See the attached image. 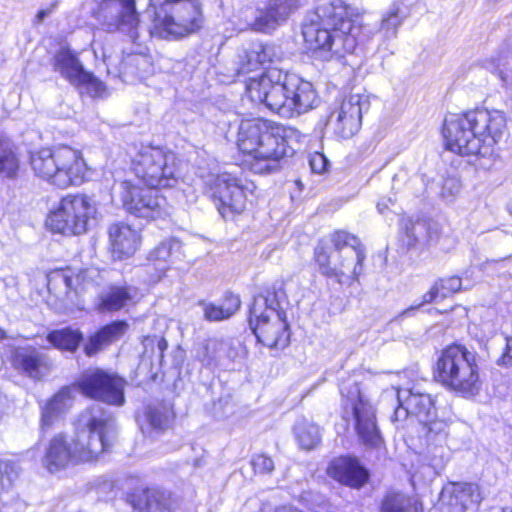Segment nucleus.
<instances>
[{
	"label": "nucleus",
	"mask_w": 512,
	"mask_h": 512,
	"mask_svg": "<svg viewBox=\"0 0 512 512\" xmlns=\"http://www.w3.org/2000/svg\"><path fill=\"white\" fill-rule=\"evenodd\" d=\"M403 18L404 17L400 15L398 6L391 7L382 19L381 31L388 38L394 37L398 27L402 24Z\"/></svg>",
	"instance_id": "41"
},
{
	"label": "nucleus",
	"mask_w": 512,
	"mask_h": 512,
	"mask_svg": "<svg viewBox=\"0 0 512 512\" xmlns=\"http://www.w3.org/2000/svg\"><path fill=\"white\" fill-rule=\"evenodd\" d=\"M209 187L214 203L224 218L241 213L245 209L248 196L256 190L252 181L230 172L212 176Z\"/></svg>",
	"instance_id": "13"
},
{
	"label": "nucleus",
	"mask_w": 512,
	"mask_h": 512,
	"mask_svg": "<svg viewBox=\"0 0 512 512\" xmlns=\"http://www.w3.org/2000/svg\"><path fill=\"white\" fill-rule=\"evenodd\" d=\"M172 418V410L164 403L148 405L144 412L145 421L154 429H165Z\"/></svg>",
	"instance_id": "38"
},
{
	"label": "nucleus",
	"mask_w": 512,
	"mask_h": 512,
	"mask_svg": "<svg viewBox=\"0 0 512 512\" xmlns=\"http://www.w3.org/2000/svg\"><path fill=\"white\" fill-rule=\"evenodd\" d=\"M319 242H327L331 247L330 253L332 254L343 252L346 248L350 247H362L354 235L345 231H336L328 238L322 239Z\"/></svg>",
	"instance_id": "40"
},
{
	"label": "nucleus",
	"mask_w": 512,
	"mask_h": 512,
	"mask_svg": "<svg viewBox=\"0 0 512 512\" xmlns=\"http://www.w3.org/2000/svg\"><path fill=\"white\" fill-rule=\"evenodd\" d=\"M462 288V281L459 277L453 276L437 281L431 289L424 294L423 301L417 306H411L403 312V314H409L415 309L419 308L424 303H430L433 301L441 300L451 296L458 292Z\"/></svg>",
	"instance_id": "31"
},
{
	"label": "nucleus",
	"mask_w": 512,
	"mask_h": 512,
	"mask_svg": "<svg viewBox=\"0 0 512 512\" xmlns=\"http://www.w3.org/2000/svg\"><path fill=\"white\" fill-rule=\"evenodd\" d=\"M6 338V332L0 327V340Z\"/></svg>",
	"instance_id": "54"
},
{
	"label": "nucleus",
	"mask_w": 512,
	"mask_h": 512,
	"mask_svg": "<svg viewBox=\"0 0 512 512\" xmlns=\"http://www.w3.org/2000/svg\"><path fill=\"white\" fill-rule=\"evenodd\" d=\"M297 6L298 0H270L265 15V25L271 28L278 21L285 20Z\"/></svg>",
	"instance_id": "37"
},
{
	"label": "nucleus",
	"mask_w": 512,
	"mask_h": 512,
	"mask_svg": "<svg viewBox=\"0 0 512 512\" xmlns=\"http://www.w3.org/2000/svg\"><path fill=\"white\" fill-rule=\"evenodd\" d=\"M499 364L512 366V336L506 338V346L501 358L498 360Z\"/></svg>",
	"instance_id": "49"
},
{
	"label": "nucleus",
	"mask_w": 512,
	"mask_h": 512,
	"mask_svg": "<svg viewBox=\"0 0 512 512\" xmlns=\"http://www.w3.org/2000/svg\"><path fill=\"white\" fill-rule=\"evenodd\" d=\"M47 339L59 350L74 352L83 340V335L79 330L66 328L49 333Z\"/></svg>",
	"instance_id": "35"
},
{
	"label": "nucleus",
	"mask_w": 512,
	"mask_h": 512,
	"mask_svg": "<svg viewBox=\"0 0 512 512\" xmlns=\"http://www.w3.org/2000/svg\"><path fill=\"white\" fill-rule=\"evenodd\" d=\"M179 249L176 241L163 242L150 253V260L154 262L155 268L164 274L172 262L173 252Z\"/></svg>",
	"instance_id": "39"
},
{
	"label": "nucleus",
	"mask_w": 512,
	"mask_h": 512,
	"mask_svg": "<svg viewBox=\"0 0 512 512\" xmlns=\"http://www.w3.org/2000/svg\"><path fill=\"white\" fill-rule=\"evenodd\" d=\"M128 324L125 321H115L91 336L84 347L85 353L92 356L121 338L127 331Z\"/></svg>",
	"instance_id": "29"
},
{
	"label": "nucleus",
	"mask_w": 512,
	"mask_h": 512,
	"mask_svg": "<svg viewBox=\"0 0 512 512\" xmlns=\"http://www.w3.org/2000/svg\"><path fill=\"white\" fill-rule=\"evenodd\" d=\"M279 59L280 54L275 45L252 42L239 50L236 74L249 73Z\"/></svg>",
	"instance_id": "21"
},
{
	"label": "nucleus",
	"mask_w": 512,
	"mask_h": 512,
	"mask_svg": "<svg viewBox=\"0 0 512 512\" xmlns=\"http://www.w3.org/2000/svg\"><path fill=\"white\" fill-rule=\"evenodd\" d=\"M109 244L112 257L123 260L132 257L140 247V233L123 222L109 227Z\"/></svg>",
	"instance_id": "22"
},
{
	"label": "nucleus",
	"mask_w": 512,
	"mask_h": 512,
	"mask_svg": "<svg viewBox=\"0 0 512 512\" xmlns=\"http://www.w3.org/2000/svg\"><path fill=\"white\" fill-rule=\"evenodd\" d=\"M11 362L14 368L34 379L41 378L50 369L48 357L33 347L16 348L12 352Z\"/></svg>",
	"instance_id": "23"
},
{
	"label": "nucleus",
	"mask_w": 512,
	"mask_h": 512,
	"mask_svg": "<svg viewBox=\"0 0 512 512\" xmlns=\"http://www.w3.org/2000/svg\"><path fill=\"white\" fill-rule=\"evenodd\" d=\"M401 227L405 229L407 235V245L412 246L416 241H418L421 233L425 229V224L423 222H412L411 220H403L401 223Z\"/></svg>",
	"instance_id": "44"
},
{
	"label": "nucleus",
	"mask_w": 512,
	"mask_h": 512,
	"mask_svg": "<svg viewBox=\"0 0 512 512\" xmlns=\"http://www.w3.org/2000/svg\"><path fill=\"white\" fill-rule=\"evenodd\" d=\"M222 350V342L218 340H209L205 344L203 351L199 353L198 357L204 365L208 366L211 365L219 357V354Z\"/></svg>",
	"instance_id": "43"
},
{
	"label": "nucleus",
	"mask_w": 512,
	"mask_h": 512,
	"mask_svg": "<svg viewBox=\"0 0 512 512\" xmlns=\"http://www.w3.org/2000/svg\"><path fill=\"white\" fill-rule=\"evenodd\" d=\"M507 209H508L509 213L512 215V199L509 201V203L507 205Z\"/></svg>",
	"instance_id": "55"
},
{
	"label": "nucleus",
	"mask_w": 512,
	"mask_h": 512,
	"mask_svg": "<svg viewBox=\"0 0 512 512\" xmlns=\"http://www.w3.org/2000/svg\"><path fill=\"white\" fill-rule=\"evenodd\" d=\"M435 378L449 390L463 397L479 393L481 382L476 355L462 345L446 347L435 366Z\"/></svg>",
	"instance_id": "9"
},
{
	"label": "nucleus",
	"mask_w": 512,
	"mask_h": 512,
	"mask_svg": "<svg viewBox=\"0 0 512 512\" xmlns=\"http://www.w3.org/2000/svg\"><path fill=\"white\" fill-rule=\"evenodd\" d=\"M352 17L351 9L341 0L323 1L303 23L302 35L307 47L324 59L352 53L360 31Z\"/></svg>",
	"instance_id": "3"
},
{
	"label": "nucleus",
	"mask_w": 512,
	"mask_h": 512,
	"mask_svg": "<svg viewBox=\"0 0 512 512\" xmlns=\"http://www.w3.org/2000/svg\"><path fill=\"white\" fill-rule=\"evenodd\" d=\"M118 194L123 208L135 217L151 221L169 215L166 198L154 188H142L124 180L118 184Z\"/></svg>",
	"instance_id": "15"
},
{
	"label": "nucleus",
	"mask_w": 512,
	"mask_h": 512,
	"mask_svg": "<svg viewBox=\"0 0 512 512\" xmlns=\"http://www.w3.org/2000/svg\"><path fill=\"white\" fill-rule=\"evenodd\" d=\"M132 169L151 188L171 187L177 182L175 155L159 147H141L132 158Z\"/></svg>",
	"instance_id": "12"
},
{
	"label": "nucleus",
	"mask_w": 512,
	"mask_h": 512,
	"mask_svg": "<svg viewBox=\"0 0 512 512\" xmlns=\"http://www.w3.org/2000/svg\"><path fill=\"white\" fill-rule=\"evenodd\" d=\"M330 477L353 488L361 487L368 479L367 471L349 457L334 459L327 469Z\"/></svg>",
	"instance_id": "24"
},
{
	"label": "nucleus",
	"mask_w": 512,
	"mask_h": 512,
	"mask_svg": "<svg viewBox=\"0 0 512 512\" xmlns=\"http://www.w3.org/2000/svg\"><path fill=\"white\" fill-rule=\"evenodd\" d=\"M89 10L109 28L128 34L133 41L137 39L139 18L134 0H92Z\"/></svg>",
	"instance_id": "17"
},
{
	"label": "nucleus",
	"mask_w": 512,
	"mask_h": 512,
	"mask_svg": "<svg viewBox=\"0 0 512 512\" xmlns=\"http://www.w3.org/2000/svg\"><path fill=\"white\" fill-rule=\"evenodd\" d=\"M30 166L36 177L62 189L81 185L88 172L82 153L69 146L32 152Z\"/></svg>",
	"instance_id": "7"
},
{
	"label": "nucleus",
	"mask_w": 512,
	"mask_h": 512,
	"mask_svg": "<svg viewBox=\"0 0 512 512\" xmlns=\"http://www.w3.org/2000/svg\"><path fill=\"white\" fill-rule=\"evenodd\" d=\"M113 432L111 417L101 405L95 404L80 414L75 439L70 441L66 435L58 434L50 440L42 464L49 472L56 473L92 462L110 448Z\"/></svg>",
	"instance_id": "1"
},
{
	"label": "nucleus",
	"mask_w": 512,
	"mask_h": 512,
	"mask_svg": "<svg viewBox=\"0 0 512 512\" xmlns=\"http://www.w3.org/2000/svg\"><path fill=\"white\" fill-rule=\"evenodd\" d=\"M475 487L467 483H449L440 494L443 504L454 507L459 512H465L470 505L475 503Z\"/></svg>",
	"instance_id": "27"
},
{
	"label": "nucleus",
	"mask_w": 512,
	"mask_h": 512,
	"mask_svg": "<svg viewBox=\"0 0 512 512\" xmlns=\"http://www.w3.org/2000/svg\"><path fill=\"white\" fill-rule=\"evenodd\" d=\"M97 212L93 199L85 194H67L49 212L46 226L54 233L81 235Z\"/></svg>",
	"instance_id": "11"
},
{
	"label": "nucleus",
	"mask_w": 512,
	"mask_h": 512,
	"mask_svg": "<svg viewBox=\"0 0 512 512\" xmlns=\"http://www.w3.org/2000/svg\"><path fill=\"white\" fill-rule=\"evenodd\" d=\"M300 134L293 127L263 119L243 120L239 126L237 146L244 166L259 175L277 172L284 158L292 155V140Z\"/></svg>",
	"instance_id": "2"
},
{
	"label": "nucleus",
	"mask_w": 512,
	"mask_h": 512,
	"mask_svg": "<svg viewBox=\"0 0 512 512\" xmlns=\"http://www.w3.org/2000/svg\"><path fill=\"white\" fill-rule=\"evenodd\" d=\"M19 159L17 158L11 142L0 137V175L7 178L17 176Z\"/></svg>",
	"instance_id": "36"
},
{
	"label": "nucleus",
	"mask_w": 512,
	"mask_h": 512,
	"mask_svg": "<svg viewBox=\"0 0 512 512\" xmlns=\"http://www.w3.org/2000/svg\"><path fill=\"white\" fill-rule=\"evenodd\" d=\"M18 474V467L11 461L0 460V492L11 487Z\"/></svg>",
	"instance_id": "42"
},
{
	"label": "nucleus",
	"mask_w": 512,
	"mask_h": 512,
	"mask_svg": "<svg viewBox=\"0 0 512 512\" xmlns=\"http://www.w3.org/2000/svg\"><path fill=\"white\" fill-rule=\"evenodd\" d=\"M86 85L93 96H102L105 91L104 84L89 73V79L81 81L80 85Z\"/></svg>",
	"instance_id": "47"
},
{
	"label": "nucleus",
	"mask_w": 512,
	"mask_h": 512,
	"mask_svg": "<svg viewBox=\"0 0 512 512\" xmlns=\"http://www.w3.org/2000/svg\"><path fill=\"white\" fill-rule=\"evenodd\" d=\"M294 433L299 445L303 449H313L321 440L319 427L305 418H301L296 422Z\"/></svg>",
	"instance_id": "34"
},
{
	"label": "nucleus",
	"mask_w": 512,
	"mask_h": 512,
	"mask_svg": "<svg viewBox=\"0 0 512 512\" xmlns=\"http://www.w3.org/2000/svg\"><path fill=\"white\" fill-rule=\"evenodd\" d=\"M390 204H392V200L390 198L380 200L377 203V210H378V212L380 214H384L385 210L388 209Z\"/></svg>",
	"instance_id": "51"
},
{
	"label": "nucleus",
	"mask_w": 512,
	"mask_h": 512,
	"mask_svg": "<svg viewBox=\"0 0 512 512\" xmlns=\"http://www.w3.org/2000/svg\"><path fill=\"white\" fill-rule=\"evenodd\" d=\"M94 270L55 269L47 274L48 303L56 308L77 305L78 296L91 284Z\"/></svg>",
	"instance_id": "14"
},
{
	"label": "nucleus",
	"mask_w": 512,
	"mask_h": 512,
	"mask_svg": "<svg viewBox=\"0 0 512 512\" xmlns=\"http://www.w3.org/2000/svg\"><path fill=\"white\" fill-rule=\"evenodd\" d=\"M284 302V291L273 288L254 297L250 307V327L257 340L268 348L283 349L289 344V325L282 308Z\"/></svg>",
	"instance_id": "8"
},
{
	"label": "nucleus",
	"mask_w": 512,
	"mask_h": 512,
	"mask_svg": "<svg viewBox=\"0 0 512 512\" xmlns=\"http://www.w3.org/2000/svg\"><path fill=\"white\" fill-rule=\"evenodd\" d=\"M124 387V379L99 369L87 371L79 381L86 396L117 406L124 403Z\"/></svg>",
	"instance_id": "20"
},
{
	"label": "nucleus",
	"mask_w": 512,
	"mask_h": 512,
	"mask_svg": "<svg viewBox=\"0 0 512 512\" xmlns=\"http://www.w3.org/2000/svg\"><path fill=\"white\" fill-rule=\"evenodd\" d=\"M461 190V184L456 179H447L444 182L443 188H442V196L444 198H452L455 195H457Z\"/></svg>",
	"instance_id": "48"
},
{
	"label": "nucleus",
	"mask_w": 512,
	"mask_h": 512,
	"mask_svg": "<svg viewBox=\"0 0 512 512\" xmlns=\"http://www.w3.org/2000/svg\"><path fill=\"white\" fill-rule=\"evenodd\" d=\"M366 94L353 93L346 96L339 107L331 112L328 125L334 133L344 139L356 134L361 126L362 113L369 109Z\"/></svg>",
	"instance_id": "19"
},
{
	"label": "nucleus",
	"mask_w": 512,
	"mask_h": 512,
	"mask_svg": "<svg viewBox=\"0 0 512 512\" xmlns=\"http://www.w3.org/2000/svg\"><path fill=\"white\" fill-rule=\"evenodd\" d=\"M55 70L74 85L89 79L77 57L68 49L60 50L55 56Z\"/></svg>",
	"instance_id": "30"
},
{
	"label": "nucleus",
	"mask_w": 512,
	"mask_h": 512,
	"mask_svg": "<svg viewBox=\"0 0 512 512\" xmlns=\"http://www.w3.org/2000/svg\"><path fill=\"white\" fill-rule=\"evenodd\" d=\"M138 291L132 286H110L99 297L100 311H117L134 302Z\"/></svg>",
	"instance_id": "28"
},
{
	"label": "nucleus",
	"mask_w": 512,
	"mask_h": 512,
	"mask_svg": "<svg viewBox=\"0 0 512 512\" xmlns=\"http://www.w3.org/2000/svg\"><path fill=\"white\" fill-rule=\"evenodd\" d=\"M505 127V117L501 112L476 109L447 117L442 134L446 148L454 153L490 157Z\"/></svg>",
	"instance_id": "5"
},
{
	"label": "nucleus",
	"mask_w": 512,
	"mask_h": 512,
	"mask_svg": "<svg viewBox=\"0 0 512 512\" xmlns=\"http://www.w3.org/2000/svg\"><path fill=\"white\" fill-rule=\"evenodd\" d=\"M51 13V9H48V10H40L38 11L37 15H36V18L38 21H42L45 17H47L49 14Z\"/></svg>",
	"instance_id": "52"
},
{
	"label": "nucleus",
	"mask_w": 512,
	"mask_h": 512,
	"mask_svg": "<svg viewBox=\"0 0 512 512\" xmlns=\"http://www.w3.org/2000/svg\"><path fill=\"white\" fill-rule=\"evenodd\" d=\"M381 512H422V506L412 497L392 492L383 499Z\"/></svg>",
	"instance_id": "33"
},
{
	"label": "nucleus",
	"mask_w": 512,
	"mask_h": 512,
	"mask_svg": "<svg viewBox=\"0 0 512 512\" xmlns=\"http://www.w3.org/2000/svg\"><path fill=\"white\" fill-rule=\"evenodd\" d=\"M128 502L139 512H172L170 496L155 488L131 493L128 496Z\"/></svg>",
	"instance_id": "26"
},
{
	"label": "nucleus",
	"mask_w": 512,
	"mask_h": 512,
	"mask_svg": "<svg viewBox=\"0 0 512 512\" xmlns=\"http://www.w3.org/2000/svg\"><path fill=\"white\" fill-rule=\"evenodd\" d=\"M251 464L257 473H271L274 470L273 460L264 454L255 455L251 460Z\"/></svg>",
	"instance_id": "45"
},
{
	"label": "nucleus",
	"mask_w": 512,
	"mask_h": 512,
	"mask_svg": "<svg viewBox=\"0 0 512 512\" xmlns=\"http://www.w3.org/2000/svg\"><path fill=\"white\" fill-rule=\"evenodd\" d=\"M275 512H302V511H300L299 509L293 508V507L282 506V507L276 509Z\"/></svg>",
	"instance_id": "53"
},
{
	"label": "nucleus",
	"mask_w": 512,
	"mask_h": 512,
	"mask_svg": "<svg viewBox=\"0 0 512 512\" xmlns=\"http://www.w3.org/2000/svg\"><path fill=\"white\" fill-rule=\"evenodd\" d=\"M246 91L251 101L287 119L304 114L318 104L312 83L278 68L250 78Z\"/></svg>",
	"instance_id": "4"
},
{
	"label": "nucleus",
	"mask_w": 512,
	"mask_h": 512,
	"mask_svg": "<svg viewBox=\"0 0 512 512\" xmlns=\"http://www.w3.org/2000/svg\"><path fill=\"white\" fill-rule=\"evenodd\" d=\"M502 512H512V510L506 508V509H503Z\"/></svg>",
	"instance_id": "56"
},
{
	"label": "nucleus",
	"mask_w": 512,
	"mask_h": 512,
	"mask_svg": "<svg viewBox=\"0 0 512 512\" xmlns=\"http://www.w3.org/2000/svg\"><path fill=\"white\" fill-rule=\"evenodd\" d=\"M155 341H157V347H158L160 353L162 354L166 350V348L168 346L167 341L164 338H157V337H149L148 336V337L144 338L143 344H144V346H147L148 344H152Z\"/></svg>",
	"instance_id": "50"
},
{
	"label": "nucleus",
	"mask_w": 512,
	"mask_h": 512,
	"mask_svg": "<svg viewBox=\"0 0 512 512\" xmlns=\"http://www.w3.org/2000/svg\"><path fill=\"white\" fill-rule=\"evenodd\" d=\"M241 304L237 295L228 293L219 305L203 303L204 317L208 321H221L231 317L239 309Z\"/></svg>",
	"instance_id": "32"
},
{
	"label": "nucleus",
	"mask_w": 512,
	"mask_h": 512,
	"mask_svg": "<svg viewBox=\"0 0 512 512\" xmlns=\"http://www.w3.org/2000/svg\"><path fill=\"white\" fill-rule=\"evenodd\" d=\"M154 17L150 34L160 38H179L197 31L202 25L198 0H150Z\"/></svg>",
	"instance_id": "10"
},
{
	"label": "nucleus",
	"mask_w": 512,
	"mask_h": 512,
	"mask_svg": "<svg viewBox=\"0 0 512 512\" xmlns=\"http://www.w3.org/2000/svg\"><path fill=\"white\" fill-rule=\"evenodd\" d=\"M330 250L327 242H319L315 248V260L321 274L335 278L339 283L344 277L357 280L363 271V247L346 248L337 254L330 253Z\"/></svg>",
	"instance_id": "16"
},
{
	"label": "nucleus",
	"mask_w": 512,
	"mask_h": 512,
	"mask_svg": "<svg viewBox=\"0 0 512 512\" xmlns=\"http://www.w3.org/2000/svg\"><path fill=\"white\" fill-rule=\"evenodd\" d=\"M381 401L391 403L394 409L391 420L397 427H403L404 421L416 418L423 426L428 441L445 439L446 423L437 419L435 402L430 394L418 387L391 388L383 392Z\"/></svg>",
	"instance_id": "6"
},
{
	"label": "nucleus",
	"mask_w": 512,
	"mask_h": 512,
	"mask_svg": "<svg viewBox=\"0 0 512 512\" xmlns=\"http://www.w3.org/2000/svg\"><path fill=\"white\" fill-rule=\"evenodd\" d=\"M76 389L64 387L59 390L42 408L41 427L49 429L60 422L62 417L73 407Z\"/></svg>",
	"instance_id": "25"
},
{
	"label": "nucleus",
	"mask_w": 512,
	"mask_h": 512,
	"mask_svg": "<svg viewBox=\"0 0 512 512\" xmlns=\"http://www.w3.org/2000/svg\"><path fill=\"white\" fill-rule=\"evenodd\" d=\"M342 396L347 398L345 413L351 411L355 419L356 430L362 442L370 447H378L382 443V437L376 425L373 407L362 395L356 384L349 390L345 385L340 386Z\"/></svg>",
	"instance_id": "18"
},
{
	"label": "nucleus",
	"mask_w": 512,
	"mask_h": 512,
	"mask_svg": "<svg viewBox=\"0 0 512 512\" xmlns=\"http://www.w3.org/2000/svg\"><path fill=\"white\" fill-rule=\"evenodd\" d=\"M309 163L313 172L321 174L326 171L328 160L324 154L316 152L311 155Z\"/></svg>",
	"instance_id": "46"
}]
</instances>
